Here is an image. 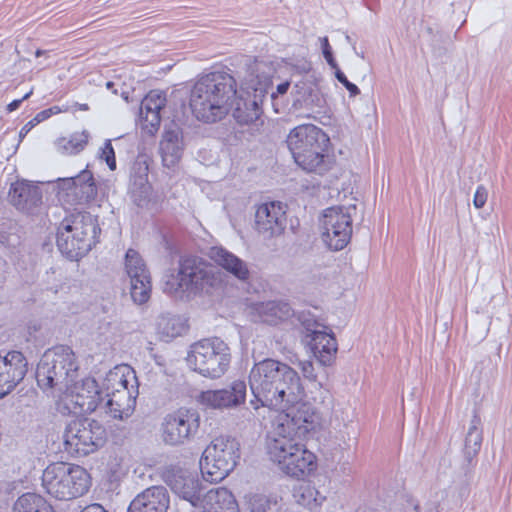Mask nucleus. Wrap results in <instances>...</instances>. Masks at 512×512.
Instances as JSON below:
<instances>
[{"label":"nucleus","mask_w":512,"mask_h":512,"mask_svg":"<svg viewBox=\"0 0 512 512\" xmlns=\"http://www.w3.org/2000/svg\"><path fill=\"white\" fill-rule=\"evenodd\" d=\"M249 386L253 395L250 404L279 410L285 403H294L305 396L301 378L287 363L266 358L256 362L249 373Z\"/></svg>","instance_id":"nucleus-1"},{"label":"nucleus","mask_w":512,"mask_h":512,"mask_svg":"<svg viewBox=\"0 0 512 512\" xmlns=\"http://www.w3.org/2000/svg\"><path fill=\"white\" fill-rule=\"evenodd\" d=\"M237 95V80L230 69H221L202 75L190 94L193 115L205 123L224 119L233 107Z\"/></svg>","instance_id":"nucleus-2"},{"label":"nucleus","mask_w":512,"mask_h":512,"mask_svg":"<svg viewBox=\"0 0 512 512\" xmlns=\"http://www.w3.org/2000/svg\"><path fill=\"white\" fill-rule=\"evenodd\" d=\"M220 274L206 260L198 256L180 257L177 270L163 276V291L175 297H195L219 286Z\"/></svg>","instance_id":"nucleus-3"},{"label":"nucleus","mask_w":512,"mask_h":512,"mask_svg":"<svg viewBox=\"0 0 512 512\" xmlns=\"http://www.w3.org/2000/svg\"><path fill=\"white\" fill-rule=\"evenodd\" d=\"M100 233L101 228L96 217L89 212H78L60 223L56 244L67 259L79 260L96 245Z\"/></svg>","instance_id":"nucleus-4"},{"label":"nucleus","mask_w":512,"mask_h":512,"mask_svg":"<svg viewBox=\"0 0 512 512\" xmlns=\"http://www.w3.org/2000/svg\"><path fill=\"white\" fill-rule=\"evenodd\" d=\"M79 363L71 347L58 345L48 349L36 368V381L43 389L68 388L78 375Z\"/></svg>","instance_id":"nucleus-5"},{"label":"nucleus","mask_w":512,"mask_h":512,"mask_svg":"<svg viewBox=\"0 0 512 512\" xmlns=\"http://www.w3.org/2000/svg\"><path fill=\"white\" fill-rule=\"evenodd\" d=\"M41 479L46 493L57 500L81 497L91 487V476L84 467L65 462L48 465Z\"/></svg>","instance_id":"nucleus-6"},{"label":"nucleus","mask_w":512,"mask_h":512,"mask_svg":"<svg viewBox=\"0 0 512 512\" xmlns=\"http://www.w3.org/2000/svg\"><path fill=\"white\" fill-rule=\"evenodd\" d=\"M188 365L203 377L218 379L228 370L231 362L229 346L220 338L202 339L190 346L186 357Z\"/></svg>","instance_id":"nucleus-7"},{"label":"nucleus","mask_w":512,"mask_h":512,"mask_svg":"<svg viewBox=\"0 0 512 512\" xmlns=\"http://www.w3.org/2000/svg\"><path fill=\"white\" fill-rule=\"evenodd\" d=\"M240 459V445L234 438L217 437L205 448L200 458L204 480L217 483L225 479Z\"/></svg>","instance_id":"nucleus-8"},{"label":"nucleus","mask_w":512,"mask_h":512,"mask_svg":"<svg viewBox=\"0 0 512 512\" xmlns=\"http://www.w3.org/2000/svg\"><path fill=\"white\" fill-rule=\"evenodd\" d=\"M63 439L66 452L82 457L104 447L107 442V431L97 420L76 418L66 425Z\"/></svg>","instance_id":"nucleus-9"},{"label":"nucleus","mask_w":512,"mask_h":512,"mask_svg":"<svg viewBox=\"0 0 512 512\" xmlns=\"http://www.w3.org/2000/svg\"><path fill=\"white\" fill-rule=\"evenodd\" d=\"M199 427V413L192 409L180 408L164 417L161 423V437L166 445H184L195 438Z\"/></svg>","instance_id":"nucleus-10"},{"label":"nucleus","mask_w":512,"mask_h":512,"mask_svg":"<svg viewBox=\"0 0 512 512\" xmlns=\"http://www.w3.org/2000/svg\"><path fill=\"white\" fill-rule=\"evenodd\" d=\"M350 208L341 206L324 210L322 219V237L327 246L334 251L344 249L352 237V217Z\"/></svg>","instance_id":"nucleus-11"},{"label":"nucleus","mask_w":512,"mask_h":512,"mask_svg":"<svg viewBox=\"0 0 512 512\" xmlns=\"http://www.w3.org/2000/svg\"><path fill=\"white\" fill-rule=\"evenodd\" d=\"M161 477L180 498L194 507L201 505L206 487L197 476L178 465H168L162 468Z\"/></svg>","instance_id":"nucleus-12"},{"label":"nucleus","mask_w":512,"mask_h":512,"mask_svg":"<svg viewBox=\"0 0 512 512\" xmlns=\"http://www.w3.org/2000/svg\"><path fill=\"white\" fill-rule=\"evenodd\" d=\"M125 269L130 278V294L137 304H144L150 299L151 276L140 254L128 249L125 255Z\"/></svg>","instance_id":"nucleus-13"},{"label":"nucleus","mask_w":512,"mask_h":512,"mask_svg":"<svg viewBox=\"0 0 512 512\" xmlns=\"http://www.w3.org/2000/svg\"><path fill=\"white\" fill-rule=\"evenodd\" d=\"M246 396V382L237 379L222 389L202 391L198 401L212 409H235L246 402Z\"/></svg>","instance_id":"nucleus-14"},{"label":"nucleus","mask_w":512,"mask_h":512,"mask_svg":"<svg viewBox=\"0 0 512 512\" xmlns=\"http://www.w3.org/2000/svg\"><path fill=\"white\" fill-rule=\"evenodd\" d=\"M329 137L319 127L313 124H304L292 129L287 136V146L293 159L305 161L304 153L319 149V144H329Z\"/></svg>","instance_id":"nucleus-15"},{"label":"nucleus","mask_w":512,"mask_h":512,"mask_svg":"<svg viewBox=\"0 0 512 512\" xmlns=\"http://www.w3.org/2000/svg\"><path fill=\"white\" fill-rule=\"evenodd\" d=\"M303 397L294 403H285L280 410H285V424H282V430L285 431V426L288 433L293 432L298 437L306 435L310 430H313L317 421L318 415L314 407L308 402H302Z\"/></svg>","instance_id":"nucleus-16"},{"label":"nucleus","mask_w":512,"mask_h":512,"mask_svg":"<svg viewBox=\"0 0 512 512\" xmlns=\"http://www.w3.org/2000/svg\"><path fill=\"white\" fill-rule=\"evenodd\" d=\"M286 222V211L281 202L263 203L256 210L255 229L264 239L280 236Z\"/></svg>","instance_id":"nucleus-17"},{"label":"nucleus","mask_w":512,"mask_h":512,"mask_svg":"<svg viewBox=\"0 0 512 512\" xmlns=\"http://www.w3.org/2000/svg\"><path fill=\"white\" fill-rule=\"evenodd\" d=\"M28 362L20 351H9L0 355V399L12 392L24 379Z\"/></svg>","instance_id":"nucleus-18"},{"label":"nucleus","mask_w":512,"mask_h":512,"mask_svg":"<svg viewBox=\"0 0 512 512\" xmlns=\"http://www.w3.org/2000/svg\"><path fill=\"white\" fill-rule=\"evenodd\" d=\"M57 186L60 192L73 196L79 204L89 203L97 196V186L90 170L84 169L74 177L59 178Z\"/></svg>","instance_id":"nucleus-19"},{"label":"nucleus","mask_w":512,"mask_h":512,"mask_svg":"<svg viewBox=\"0 0 512 512\" xmlns=\"http://www.w3.org/2000/svg\"><path fill=\"white\" fill-rule=\"evenodd\" d=\"M8 200L17 210L33 214L42 204V191L28 181H16L10 186Z\"/></svg>","instance_id":"nucleus-20"},{"label":"nucleus","mask_w":512,"mask_h":512,"mask_svg":"<svg viewBox=\"0 0 512 512\" xmlns=\"http://www.w3.org/2000/svg\"><path fill=\"white\" fill-rule=\"evenodd\" d=\"M292 107L295 110L306 109L322 112L326 107V99L314 81L302 79L295 83L292 89Z\"/></svg>","instance_id":"nucleus-21"},{"label":"nucleus","mask_w":512,"mask_h":512,"mask_svg":"<svg viewBox=\"0 0 512 512\" xmlns=\"http://www.w3.org/2000/svg\"><path fill=\"white\" fill-rule=\"evenodd\" d=\"M169 503V494L164 486H151L131 501L127 512H167Z\"/></svg>","instance_id":"nucleus-22"},{"label":"nucleus","mask_w":512,"mask_h":512,"mask_svg":"<svg viewBox=\"0 0 512 512\" xmlns=\"http://www.w3.org/2000/svg\"><path fill=\"white\" fill-rule=\"evenodd\" d=\"M71 397L81 413H92L102 403L103 392L94 378L86 377L75 384Z\"/></svg>","instance_id":"nucleus-23"},{"label":"nucleus","mask_w":512,"mask_h":512,"mask_svg":"<svg viewBox=\"0 0 512 512\" xmlns=\"http://www.w3.org/2000/svg\"><path fill=\"white\" fill-rule=\"evenodd\" d=\"M279 468L290 477L303 479L315 470L316 457L305 445L298 443L294 452H289L288 459Z\"/></svg>","instance_id":"nucleus-24"},{"label":"nucleus","mask_w":512,"mask_h":512,"mask_svg":"<svg viewBox=\"0 0 512 512\" xmlns=\"http://www.w3.org/2000/svg\"><path fill=\"white\" fill-rule=\"evenodd\" d=\"M209 258L227 273L239 281L246 282L250 278V269L248 264L223 247L214 246L209 249Z\"/></svg>","instance_id":"nucleus-25"},{"label":"nucleus","mask_w":512,"mask_h":512,"mask_svg":"<svg viewBox=\"0 0 512 512\" xmlns=\"http://www.w3.org/2000/svg\"><path fill=\"white\" fill-rule=\"evenodd\" d=\"M180 127L171 125L165 128L160 141V154L165 167H174L182 157L184 144Z\"/></svg>","instance_id":"nucleus-26"},{"label":"nucleus","mask_w":512,"mask_h":512,"mask_svg":"<svg viewBox=\"0 0 512 512\" xmlns=\"http://www.w3.org/2000/svg\"><path fill=\"white\" fill-rule=\"evenodd\" d=\"M119 383L123 390H115L112 392L111 397L107 400L105 407L106 412L114 419L124 420L129 418L135 405V398H132L130 391L127 388L128 380L122 374L119 378Z\"/></svg>","instance_id":"nucleus-27"},{"label":"nucleus","mask_w":512,"mask_h":512,"mask_svg":"<svg viewBox=\"0 0 512 512\" xmlns=\"http://www.w3.org/2000/svg\"><path fill=\"white\" fill-rule=\"evenodd\" d=\"M483 441V430H482V421L479 416L477 410L473 411V416L470 421V425L468 428V432L465 437L463 455L465 461V467L467 475L468 472H471L472 468L476 465V458L480 452Z\"/></svg>","instance_id":"nucleus-28"},{"label":"nucleus","mask_w":512,"mask_h":512,"mask_svg":"<svg viewBox=\"0 0 512 512\" xmlns=\"http://www.w3.org/2000/svg\"><path fill=\"white\" fill-rule=\"evenodd\" d=\"M233 101V117L236 122L240 125H257L263 111L256 94L246 93L245 97L237 94Z\"/></svg>","instance_id":"nucleus-29"},{"label":"nucleus","mask_w":512,"mask_h":512,"mask_svg":"<svg viewBox=\"0 0 512 512\" xmlns=\"http://www.w3.org/2000/svg\"><path fill=\"white\" fill-rule=\"evenodd\" d=\"M311 350L322 366L331 365L336 357L338 350L337 340L332 331L323 330L321 333H315L309 341Z\"/></svg>","instance_id":"nucleus-30"},{"label":"nucleus","mask_w":512,"mask_h":512,"mask_svg":"<svg viewBox=\"0 0 512 512\" xmlns=\"http://www.w3.org/2000/svg\"><path fill=\"white\" fill-rule=\"evenodd\" d=\"M166 105V96L158 90L150 91L141 101L140 117L145 126L157 129L161 122L160 111Z\"/></svg>","instance_id":"nucleus-31"},{"label":"nucleus","mask_w":512,"mask_h":512,"mask_svg":"<svg viewBox=\"0 0 512 512\" xmlns=\"http://www.w3.org/2000/svg\"><path fill=\"white\" fill-rule=\"evenodd\" d=\"M201 504H204L213 512H239L234 495L225 487L204 491Z\"/></svg>","instance_id":"nucleus-32"},{"label":"nucleus","mask_w":512,"mask_h":512,"mask_svg":"<svg viewBox=\"0 0 512 512\" xmlns=\"http://www.w3.org/2000/svg\"><path fill=\"white\" fill-rule=\"evenodd\" d=\"M299 442L295 437L287 436L278 432L267 437L266 449L271 461L278 466L288 459L289 452H294V448Z\"/></svg>","instance_id":"nucleus-33"},{"label":"nucleus","mask_w":512,"mask_h":512,"mask_svg":"<svg viewBox=\"0 0 512 512\" xmlns=\"http://www.w3.org/2000/svg\"><path fill=\"white\" fill-rule=\"evenodd\" d=\"M327 146L328 144H319V149L312 148V151L304 153V162L299 159H294V161L307 172L323 175L332 167V159L325 153Z\"/></svg>","instance_id":"nucleus-34"},{"label":"nucleus","mask_w":512,"mask_h":512,"mask_svg":"<svg viewBox=\"0 0 512 512\" xmlns=\"http://www.w3.org/2000/svg\"><path fill=\"white\" fill-rule=\"evenodd\" d=\"M256 310L261 321L269 325H277L293 315L290 304L284 301L262 302L257 305Z\"/></svg>","instance_id":"nucleus-35"},{"label":"nucleus","mask_w":512,"mask_h":512,"mask_svg":"<svg viewBox=\"0 0 512 512\" xmlns=\"http://www.w3.org/2000/svg\"><path fill=\"white\" fill-rule=\"evenodd\" d=\"M188 329L186 320L178 315H161L157 322L158 334L166 341L182 335Z\"/></svg>","instance_id":"nucleus-36"},{"label":"nucleus","mask_w":512,"mask_h":512,"mask_svg":"<svg viewBox=\"0 0 512 512\" xmlns=\"http://www.w3.org/2000/svg\"><path fill=\"white\" fill-rule=\"evenodd\" d=\"M13 512H55V510L41 495L25 493L14 503Z\"/></svg>","instance_id":"nucleus-37"},{"label":"nucleus","mask_w":512,"mask_h":512,"mask_svg":"<svg viewBox=\"0 0 512 512\" xmlns=\"http://www.w3.org/2000/svg\"><path fill=\"white\" fill-rule=\"evenodd\" d=\"M318 491L309 483H299L293 488V498L296 503L303 507L312 509L313 505H319L317 502Z\"/></svg>","instance_id":"nucleus-38"},{"label":"nucleus","mask_w":512,"mask_h":512,"mask_svg":"<svg viewBox=\"0 0 512 512\" xmlns=\"http://www.w3.org/2000/svg\"><path fill=\"white\" fill-rule=\"evenodd\" d=\"M246 504L250 512H266L277 505V499L264 494H252L247 497Z\"/></svg>","instance_id":"nucleus-39"},{"label":"nucleus","mask_w":512,"mask_h":512,"mask_svg":"<svg viewBox=\"0 0 512 512\" xmlns=\"http://www.w3.org/2000/svg\"><path fill=\"white\" fill-rule=\"evenodd\" d=\"M89 137L90 135L86 130H83L82 132L73 133L68 140H62V142H64L62 147L68 154H77L85 148V146L88 143Z\"/></svg>","instance_id":"nucleus-40"},{"label":"nucleus","mask_w":512,"mask_h":512,"mask_svg":"<svg viewBox=\"0 0 512 512\" xmlns=\"http://www.w3.org/2000/svg\"><path fill=\"white\" fill-rule=\"evenodd\" d=\"M150 192L151 186L148 184L147 179L141 177L139 186L131 191V199L137 207H147L150 202Z\"/></svg>","instance_id":"nucleus-41"},{"label":"nucleus","mask_w":512,"mask_h":512,"mask_svg":"<svg viewBox=\"0 0 512 512\" xmlns=\"http://www.w3.org/2000/svg\"><path fill=\"white\" fill-rule=\"evenodd\" d=\"M100 158L103 159L110 170L114 171L117 167L115 151L111 140H106L101 148Z\"/></svg>","instance_id":"nucleus-42"},{"label":"nucleus","mask_w":512,"mask_h":512,"mask_svg":"<svg viewBox=\"0 0 512 512\" xmlns=\"http://www.w3.org/2000/svg\"><path fill=\"white\" fill-rule=\"evenodd\" d=\"M300 320L307 332L306 337H309L310 339H312V336H314V332L321 333L323 330H327L326 326L320 324L314 319L307 318L305 315H303Z\"/></svg>","instance_id":"nucleus-43"},{"label":"nucleus","mask_w":512,"mask_h":512,"mask_svg":"<svg viewBox=\"0 0 512 512\" xmlns=\"http://www.w3.org/2000/svg\"><path fill=\"white\" fill-rule=\"evenodd\" d=\"M335 77L348 90L350 97H355L360 93L357 85L350 82L339 68L335 69Z\"/></svg>","instance_id":"nucleus-44"},{"label":"nucleus","mask_w":512,"mask_h":512,"mask_svg":"<svg viewBox=\"0 0 512 512\" xmlns=\"http://www.w3.org/2000/svg\"><path fill=\"white\" fill-rule=\"evenodd\" d=\"M301 370H302L304 378L309 380L315 388H319V389L322 388V384L320 382H317V380H316L317 376L314 373L315 369H314L312 362H309V361L302 362Z\"/></svg>","instance_id":"nucleus-45"},{"label":"nucleus","mask_w":512,"mask_h":512,"mask_svg":"<svg viewBox=\"0 0 512 512\" xmlns=\"http://www.w3.org/2000/svg\"><path fill=\"white\" fill-rule=\"evenodd\" d=\"M320 41H321L322 53H323V56H324L325 60L327 61L328 65L333 69L339 68L338 64L333 56L332 48L329 44L328 38L327 37L320 38Z\"/></svg>","instance_id":"nucleus-46"},{"label":"nucleus","mask_w":512,"mask_h":512,"mask_svg":"<svg viewBox=\"0 0 512 512\" xmlns=\"http://www.w3.org/2000/svg\"><path fill=\"white\" fill-rule=\"evenodd\" d=\"M488 191L484 185H479L473 198V204L477 209L484 207L487 202Z\"/></svg>","instance_id":"nucleus-47"},{"label":"nucleus","mask_w":512,"mask_h":512,"mask_svg":"<svg viewBox=\"0 0 512 512\" xmlns=\"http://www.w3.org/2000/svg\"><path fill=\"white\" fill-rule=\"evenodd\" d=\"M32 93H33V91L31 90L28 93H26L21 99H16V100H13L12 102H10L7 105V108H6L7 111L8 112H13V111L17 110L20 107L21 103L24 100L28 99L32 95Z\"/></svg>","instance_id":"nucleus-48"},{"label":"nucleus","mask_w":512,"mask_h":512,"mask_svg":"<svg viewBox=\"0 0 512 512\" xmlns=\"http://www.w3.org/2000/svg\"><path fill=\"white\" fill-rule=\"evenodd\" d=\"M81 512H108V511L105 510V508L102 505H100L98 503H94V504L86 506Z\"/></svg>","instance_id":"nucleus-49"},{"label":"nucleus","mask_w":512,"mask_h":512,"mask_svg":"<svg viewBox=\"0 0 512 512\" xmlns=\"http://www.w3.org/2000/svg\"><path fill=\"white\" fill-rule=\"evenodd\" d=\"M51 116V109H45L41 112H39L35 118L33 119V122L39 123L41 121H44L48 119Z\"/></svg>","instance_id":"nucleus-50"},{"label":"nucleus","mask_w":512,"mask_h":512,"mask_svg":"<svg viewBox=\"0 0 512 512\" xmlns=\"http://www.w3.org/2000/svg\"><path fill=\"white\" fill-rule=\"evenodd\" d=\"M289 87H290V82L285 81V82L277 85L276 92L278 95H284L289 90Z\"/></svg>","instance_id":"nucleus-51"},{"label":"nucleus","mask_w":512,"mask_h":512,"mask_svg":"<svg viewBox=\"0 0 512 512\" xmlns=\"http://www.w3.org/2000/svg\"><path fill=\"white\" fill-rule=\"evenodd\" d=\"M34 122L33 120L29 121L20 131L19 138L20 140L28 133L31 127H33Z\"/></svg>","instance_id":"nucleus-52"},{"label":"nucleus","mask_w":512,"mask_h":512,"mask_svg":"<svg viewBox=\"0 0 512 512\" xmlns=\"http://www.w3.org/2000/svg\"><path fill=\"white\" fill-rule=\"evenodd\" d=\"M76 106L78 107L79 110H83V111H87L89 110V106L88 104H79V103H76Z\"/></svg>","instance_id":"nucleus-53"},{"label":"nucleus","mask_w":512,"mask_h":512,"mask_svg":"<svg viewBox=\"0 0 512 512\" xmlns=\"http://www.w3.org/2000/svg\"><path fill=\"white\" fill-rule=\"evenodd\" d=\"M46 53H47L46 50L37 49L36 52H35V56L36 57H40V56H42V55H44Z\"/></svg>","instance_id":"nucleus-54"},{"label":"nucleus","mask_w":512,"mask_h":512,"mask_svg":"<svg viewBox=\"0 0 512 512\" xmlns=\"http://www.w3.org/2000/svg\"><path fill=\"white\" fill-rule=\"evenodd\" d=\"M113 86H114V83H113L112 81H108V82L106 83V87H107L108 89H111Z\"/></svg>","instance_id":"nucleus-55"},{"label":"nucleus","mask_w":512,"mask_h":512,"mask_svg":"<svg viewBox=\"0 0 512 512\" xmlns=\"http://www.w3.org/2000/svg\"><path fill=\"white\" fill-rule=\"evenodd\" d=\"M321 394H322V397L325 398L329 394V391L324 390V392H322Z\"/></svg>","instance_id":"nucleus-56"},{"label":"nucleus","mask_w":512,"mask_h":512,"mask_svg":"<svg viewBox=\"0 0 512 512\" xmlns=\"http://www.w3.org/2000/svg\"><path fill=\"white\" fill-rule=\"evenodd\" d=\"M110 377H111V378L118 377V373H117V372H115V373H111V374H110Z\"/></svg>","instance_id":"nucleus-57"},{"label":"nucleus","mask_w":512,"mask_h":512,"mask_svg":"<svg viewBox=\"0 0 512 512\" xmlns=\"http://www.w3.org/2000/svg\"><path fill=\"white\" fill-rule=\"evenodd\" d=\"M346 40H347L349 43H351V42H352V39H351V37H350L349 35H346Z\"/></svg>","instance_id":"nucleus-58"},{"label":"nucleus","mask_w":512,"mask_h":512,"mask_svg":"<svg viewBox=\"0 0 512 512\" xmlns=\"http://www.w3.org/2000/svg\"><path fill=\"white\" fill-rule=\"evenodd\" d=\"M303 70H304V71H309V70H310V67H309V66H308V67H304V68H303Z\"/></svg>","instance_id":"nucleus-59"},{"label":"nucleus","mask_w":512,"mask_h":512,"mask_svg":"<svg viewBox=\"0 0 512 512\" xmlns=\"http://www.w3.org/2000/svg\"><path fill=\"white\" fill-rule=\"evenodd\" d=\"M50 109H51V114L54 113L53 108H50ZM54 109H57V107H54Z\"/></svg>","instance_id":"nucleus-60"}]
</instances>
